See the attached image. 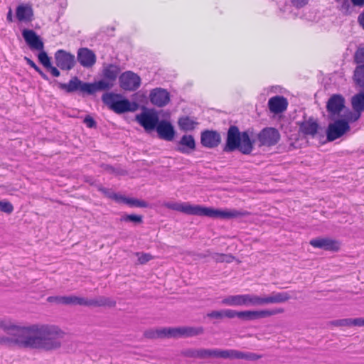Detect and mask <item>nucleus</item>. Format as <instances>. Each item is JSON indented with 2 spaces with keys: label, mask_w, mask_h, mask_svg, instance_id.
<instances>
[{
  "label": "nucleus",
  "mask_w": 364,
  "mask_h": 364,
  "mask_svg": "<svg viewBox=\"0 0 364 364\" xmlns=\"http://www.w3.org/2000/svg\"><path fill=\"white\" fill-rule=\"evenodd\" d=\"M121 68L116 64L104 65L102 70V78L95 82H86L77 76L71 77L68 83L58 82V87L68 93L79 92L82 95H93L98 91L111 90L119 77Z\"/></svg>",
  "instance_id": "obj_1"
},
{
  "label": "nucleus",
  "mask_w": 364,
  "mask_h": 364,
  "mask_svg": "<svg viewBox=\"0 0 364 364\" xmlns=\"http://www.w3.org/2000/svg\"><path fill=\"white\" fill-rule=\"evenodd\" d=\"M164 206L187 215L206 216L211 218L230 219L249 215V213L247 211L237 210L235 209H215L199 205H191L188 203L167 202L164 204Z\"/></svg>",
  "instance_id": "obj_2"
},
{
  "label": "nucleus",
  "mask_w": 364,
  "mask_h": 364,
  "mask_svg": "<svg viewBox=\"0 0 364 364\" xmlns=\"http://www.w3.org/2000/svg\"><path fill=\"white\" fill-rule=\"evenodd\" d=\"M250 133L252 132L249 129L240 132L237 126L231 125L227 132L226 141L223 151L230 153L238 150L243 154H250L255 144V140L250 137Z\"/></svg>",
  "instance_id": "obj_3"
},
{
  "label": "nucleus",
  "mask_w": 364,
  "mask_h": 364,
  "mask_svg": "<svg viewBox=\"0 0 364 364\" xmlns=\"http://www.w3.org/2000/svg\"><path fill=\"white\" fill-rule=\"evenodd\" d=\"M64 333L55 326L36 325L35 348L53 350L61 346Z\"/></svg>",
  "instance_id": "obj_4"
},
{
  "label": "nucleus",
  "mask_w": 364,
  "mask_h": 364,
  "mask_svg": "<svg viewBox=\"0 0 364 364\" xmlns=\"http://www.w3.org/2000/svg\"><path fill=\"white\" fill-rule=\"evenodd\" d=\"M3 330L11 335L13 347L22 348H35L36 325L18 326L6 321Z\"/></svg>",
  "instance_id": "obj_5"
},
{
  "label": "nucleus",
  "mask_w": 364,
  "mask_h": 364,
  "mask_svg": "<svg viewBox=\"0 0 364 364\" xmlns=\"http://www.w3.org/2000/svg\"><path fill=\"white\" fill-rule=\"evenodd\" d=\"M47 301L50 303H55L64 305H79L85 306H105L114 307L116 301L109 297L100 296L95 299H87L74 295L49 296Z\"/></svg>",
  "instance_id": "obj_6"
},
{
  "label": "nucleus",
  "mask_w": 364,
  "mask_h": 364,
  "mask_svg": "<svg viewBox=\"0 0 364 364\" xmlns=\"http://www.w3.org/2000/svg\"><path fill=\"white\" fill-rule=\"evenodd\" d=\"M102 100L109 109L117 114L134 112L138 109L136 102H131L129 100L124 98L121 94L105 92L102 96Z\"/></svg>",
  "instance_id": "obj_7"
},
{
  "label": "nucleus",
  "mask_w": 364,
  "mask_h": 364,
  "mask_svg": "<svg viewBox=\"0 0 364 364\" xmlns=\"http://www.w3.org/2000/svg\"><path fill=\"white\" fill-rule=\"evenodd\" d=\"M284 311V310L283 308H276L274 309H264L259 311H237L232 309V318L237 317L242 321H248L282 314Z\"/></svg>",
  "instance_id": "obj_8"
},
{
  "label": "nucleus",
  "mask_w": 364,
  "mask_h": 364,
  "mask_svg": "<svg viewBox=\"0 0 364 364\" xmlns=\"http://www.w3.org/2000/svg\"><path fill=\"white\" fill-rule=\"evenodd\" d=\"M182 354L188 358L199 359L223 358V350L218 348L188 349L183 351Z\"/></svg>",
  "instance_id": "obj_9"
},
{
  "label": "nucleus",
  "mask_w": 364,
  "mask_h": 364,
  "mask_svg": "<svg viewBox=\"0 0 364 364\" xmlns=\"http://www.w3.org/2000/svg\"><path fill=\"white\" fill-rule=\"evenodd\" d=\"M350 130L348 121L337 119L333 123L329 124L326 130V136L328 141H333L342 136Z\"/></svg>",
  "instance_id": "obj_10"
},
{
  "label": "nucleus",
  "mask_w": 364,
  "mask_h": 364,
  "mask_svg": "<svg viewBox=\"0 0 364 364\" xmlns=\"http://www.w3.org/2000/svg\"><path fill=\"white\" fill-rule=\"evenodd\" d=\"M119 85L126 91H135L141 85V78L132 71H126L119 77Z\"/></svg>",
  "instance_id": "obj_11"
},
{
  "label": "nucleus",
  "mask_w": 364,
  "mask_h": 364,
  "mask_svg": "<svg viewBox=\"0 0 364 364\" xmlns=\"http://www.w3.org/2000/svg\"><path fill=\"white\" fill-rule=\"evenodd\" d=\"M257 139L259 146H272L279 142L280 134L275 128L266 127L259 132Z\"/></svg>",
  "instance_id": "obj_12"
},
{
  "label": "nucleus",
  "mask_w": 364,
  "mask_h": 364,
  "mask_svg": "<svg viewBox=\"0 0 364 364\" xmlns=\"http://www.w3.org/2000/svg\"><path fill=\"white\" fill-rule=\"evenodd\" d=\"M54 58L56 65L63 70H70L76 64L75 55L65 50H57Z\"/></svg>",
  "instance_id": "obj_13"
},
{
  "label": "nucleus",
  "mask_w": 364,
  "mask_h": 364,
  "mask_svg": "<svg viewBox=\"0 0 364 364\" xmlns=\"http://www.w3.org/2000/svg\"><path fill=\"white\" fill-rule=\"evenodd\" d=\"M345 98L341 94H333L326 103V110L329 116L333 119L338 116L345 107Z\"/></svg>",
  "instance_id": "obj_14"
},
{
  "label": "nucleus",
  "mask_w": 364,
  "mask_h": 364,
  "mask_svg": "<svg viewBox=\"0 0 364 364\" xmlns=\"http://www.w3.org/2000/svg\"><path fill=\"white\" fill-rule=\"evenodd\" d=\"M221 142V135L216 130L205 129L200 133V144L203 147L214 149Z\"/></svg>",
  "instance_id": "obj_15"
},
{
  "label": "nucleus",
  "mask_w": 364,
  "mask_h": 364,
  "mask_svg": "<svg viewBox=\"0 0 364 364\" xmlns=\"http://www.w3.org/2000/svg\"><path fill=\"white\" fill-rule=\"evenodd\" d=\"M262 358V355L252 352H243L235 349L223 350V358L224 359H242L255 361Z\"/></svg>",
  "instance_id": "obj_16"
},
{
  "label": "nucleus",
  "mask_w": 364,
  "mask_h": 364,
  "mask_svg": "<svg viewBox=\"0 0 364 364\" xmlns=\"http://www.w3.org/2000/svg\"><path fill=\"white\" fill-rule=\"evenodd\" d=\"M309 244L315 248L322 249L326 251H338L340 249V243L328 237H316L310 240Z\"/></svg>",
  "instance_id": "obj_17"
},
{
  "label": "nucleus",
  "mask_w": 364,
  "mask_h": 364,
  "mask_svg": "<svg viewBox=\"0 0 364 364\" xmlns=\"http://www.w3.org/2000/svg\"><path fill=\"white\" fill-rule=\"evenodd\" d=\"M150 102L155 106L163 107L170 101V95L166 90L157 87L153 89L149 94Z\"/></svg>",
  "instance_id": "obj_18"
},
{
  "label": "nucleus",
  "mask_w": 364,
  "mask_h": 364,
  "mask_svg": "<svg viewBox=\"0 0 364 364\" xmlns=\"http://www.w3.org/2000/svg\"><path fill=\"white\" fill-rule=\"evenodd\" d=\"M22 36L26 44L31 50H43L44 43L41 37L33 30L24 29L22 31Z\"/></svg>",
  "instance_id": "obj_19"
},
{
  "label": "nucleus",
  "mask_w": 364,
  "mask_h": 364,
  "mask_svg": "<svg viewBox=\"0 0 364 364\" xmlns=\"http://www.w3.org/2000/svg\"><path fill=\"white\" fill-rule=\"evenodd\" d=\"M139 123L146 131L156 129L159 122V118L156 112H144L136 117Z\"/></svg>",
  "instance_id": "obj_20"
},
{
  "label": "nucleus",
  "mask_w": 364,
  "mask_h": 364,
  "mask_svg": "<svg viewBox=\"0 0 364 364\" xmlns=\"http://www.w3.org/2000/svg\"><path fill=\"white\" fill-rule=\"evenodd\" d=\"M77 60L84 68H91L96 63V55L92 50L80 48L77 52Z\"/></svg>",
  "instance_id": "obj_21"
},
{
  "label": "nucleus",
  "mask_w": 364,
  "mask_h": 364,
  "mask_svg": "<svg viewBox=\"0 0 364 364\" xmlns=\"http://www.w3.org/2000/svg\"><path fill=\"white\" fill-rule=\"evenodd\" d=\"M156 130L159 138L167 141H171L176 133L173 126L170 122L166 120L159 121Z\"/></svg>",
  "instance_id": "obj_22"
},
{
  "label": "nucleus",
  "mask_w": 364,
  "mask_h": 364,
  "mask_svg": "<svg viewBox=\"0 0 364 364\" xmlns=\"http://www.w3.org/2000/svg\"><path fill=\"white\" fill-rule=\"evenodd\" d=\"M204 329L203 327H180V328H171V337H192L203 333Z\"/></svg>",
  "instance_id": "obj_23"
},
{
  "label": "nucleus",
  "mask_w": 364,
  "mask_h": 364,
  "mask_svg": "<svg viewBox=\"0 0 364 364\" xmlns=\"http://www.w3.org/2000/svg\"><path fill=\"white\" fill-rule=\"evenodd\" d=\"M299 132L305 136L314 137L318 132L319 125L314 117H309L303 122L298 123Z\"/></svg>",
  "instance_id": "obj_24"
},
{
  "label": "nucleus",
  "mask_w": 364,
  "mask_h": 364,
  "mask_svg": "<svg viewBox=\"0 0 364 364\" xmlns=\"http://www.w3.org/2000/svg\"><path fill=\"white\" fill-rule=\"evenodd\" d=\"M176 151L188 154L196 149V141L192 135H183L178 143Z\"/></svg>",
  "instance_id": "obj_25"
},
{
  "label": "nucleus",
  "mask_w": 364,
  "mask_h": 364,
  "mask_svg": "<svg viewBox=\"0 0 364 364\" xmlns=\"http://www.w3.org/2000/svg\"><path fill=\"white\" fill-rule=\"evenodd\" d=\"M16 16L21 22H31L33 18V10L31 4H20L16 7Z\"/></svg>",
  "instance_id": "obj_26"
},
{
  "label": "nucleus",
  "mask_w": 364,
  "mask_h": 364,
  "mask_svg": "<svg viewBox=\"0 0 364 364\" xmlns=\"http://www.w3.org/2000/svg\"><path fill=\"white\" fill-rule=\"evenodd\" d=\"M288 102L286 98L282 96H274L268 101L269 110L274 114L282 113L287 108Z\"/></svg>",
  "instance_id": "obj_27"
},
{
  "label": "nucleus",
  "mask_w": 364,
  "mask_h": 364,
  "mask_svg": "<svg viewBox=\"0 0 364 364\" xmlns=\"http://www.w3.org/2000/svg\"><path fill=\"white\" fill-rule=\"evenodd\" d=\"M290 299L291 296L288 292L273 291L269 295L263 296V305L285 303Z\"/></svg>",
  "instance_id": "obj_28"
},
{
  "label": "nucleus",
  "mask_w": 364,
  "mask_h": 364,
  "mask_svg": "<svg viewBox=\"0 0 364 364\" xmlns=\"http://www.w3.org/2000/svg\"><path fill=\"white\" fill-rule=\"evenodd\" d=\"M232 309H224L220 310H213L208 312L205 315L206 318L213 321L215 324L217 321H222L225 318H232Z\"/></svg>",
  "instance_id": "obj_29"
},
{
  "label": "nucleus",
  "mask_w": 364,
  "mask_h": 364,
  "mask_svg": "<svg viewBox=\"0 0 364 364\" xmlns=\"http://www.w3.org/2000/svg\"><path fill=\"white\" fill-rule=\"evenodd\" d=\"M178 124L181 130L189 132L195 129L198 122L190 117L183 116L178 119Z\"/></svg>",
  "instance_id": "obj_30"
},
{
  "label": "nucleus",
  "mask_w": 364,
  "mask_h": 364,
  "mask_svg": "<svg viewBox=\"0 0 364 364\" xmlns=\"http://www.w3.org/2000/svg\"><path fill=\"white\" fill-rule=\"evenodd\" d=\"M117 203H124L130 207L147 208L149 206V203L144 200L134 198H127L123 195H121L120 197H117Z\"/></svg>",
  "instance_id": "obj_31"
},
{
  "label": "nucleus",
  "mask_w": 364,
  "mask_h": 364,
  "mask_svg": "<svg viewBox=\"0 0 364 364\" xmlns=\"http://www.w3.org/2000/svg\"><path fill=\"white\" fill-rule=\"evenodd\" d=\"M144 336L147 338H171V328H164L161 329H150L146 331Z\"/></svg>",
  "instance_id": "obj_32"
},
{
  "label": "nucleus",
  "mask_w": 364,
  "mask_h": 364,
  "mask_svg": "<svg viewBox=\"0 0 364 364\" xmlns=\"http://www.w3.org/2000/svg\"><path fill=\"white\" fill-rule=\"evenodd\" d=\"M351 105L355 112H364V90L353 95L351 98Z\"/></svg>",
  "instance_id": "obj_33"
},
{
  "label": "nucleus",
  "mask_w": 364,
  "mask_h": 364,
  "mask_svg": "<svg viewBox=\"0 0 364 364\" xmlns=\"http://www.w3.org/2000/svg\"><path fill=\"white\" fill-rule=\"evenodd\" d=\"M222 304L230 306H244V294L230 295L221 301Z\"/></svg>",
  "instance_id": "obj_34"
},
{
  "label": "nucleus",
  "mask_w": 364,
  "mask_h": 364,
  "mask_svg": "<svg viewBox=\"0 0 364 364\" xmlns=\"http://www.w3.org/2000/svg\"><path fill=\"white\" fill-rule=\"evenodd\" d=\"M210 256L216 262H227L230 263L233 261L235 257L230 254H223V253H210L208 251V254L201 255L200 257H205Z\"/></svg>",
  "instance_id": "obj_35"
},
{
  "label": "nucleus",
  "mask_w": 364,
  "mask_h": 364,
  "mask_svg": "<svg viewBox=\"0 0 364 364\" xmlns=\"http://www.w3.org/2000/svg\"><path fill=\"white\" fill-rule=\"evenodd\" d=\"M244 306H263V296L256 294H244Z\"/></svg>",
  "instance_id": "obj_36"
},
{
  "label": "nucleus",
  "mask_w": 364,
  "mask_h": 364,
  "mask_svg": "<svg viewBox=\"0 0 364 364\" xmlns=\"http://www.w3.org/2000/svg\"><path fill=\"white\" fill-rule=\"evenodd\" d=\"M354 71V80L355 83L364 90V63H358Z\"/></svg>",
  "instance_id": "obj_37"
},
{
  "label": "nucleus",
  "mask_w": 364,
  "mask_h": 364,
  "mask_svg": "<svg viewBox=\"0 0 364 364\" xmlns=\"http://www.w3.org/2000/svg\"><path fill=\"white\" fill-rule=\"evenodd\" d=\"M101 168L104 171L116 176H125L127 174V171L120 168L119 166L114 167L109 164H101Z\"/></svg>",
  "instance_id": "obj_38"
},
{
  "label": "nucleus",
  "mask_w": 364,
  "mask_h": 364,
  "mask_svg": "<svg viewBox=\"0 0 364 364\" xmlns=\"http://www.w3.org/2000/svg\"><path fill=\"white\" fill-rule=\"evenodd\" d=\"M121 221L132 222L135 224H140L143 222V218L141 215L134 214H126L121 218Z\"/></svg>",
  "instance_id": "obj_39"
},
{
  "label": "nucleus",
  "mask_w": 364,
  "mask_h": 364,
  "mask_svg": "<svg viewBox=\"0 0 364 364\" xmlns=\"http://www.w3.org/2000/svg\"><path fill=\"white\" fill-rule=\"evenodd\" d=\"M24 60L26 61L27 64L29 65L31 68H34L36 71H37L39 75L41 76L43 79L45 80H48V75L33 61L28 57H25Z\"/></svg>",
  "instance_id": "obj_40"
},
{
  "label": "nucleus",
  "mask_w": 364,
  "mask_h": 364,
  "mask_svg": "<svg viewBox=\"0 0 364 364\" xmlns=\"http://www.w3.org/2000/svg\"><path fill=\"white\" fill-rule=\"evenodd\" d=\"M38 58L39 62L46 68L50 67L51 65L50 63V58L48 57L46 52H45L43 50H40Z\"/></svg>",
  "instance_id": "obj_41"
},
{
  "label": "nucleus",
  "mask_w": 364,
  "mask_h": 364,
  "mask_svg": "<svg viewBox=\"0 0 364 364\" xmlns=\"http://www.w3.org/2000/svg\"><path fill=\"white\" fill-rule=\"evenodd\" d=\"M339 9L345 14H350V4L348 0H336Z\"/></svg>",
  "instance_id": "obj_42"
},
{
  "label": "nucleus",
  "mask_w": 364,
  "mask_h": 364,
  "mask_svg": "<svg viewBox=\"0 0 364 364\" xmlns=\"http://www.w3.org/2000/svg\"><path fill=\"white\" fill-rule=\"evenodd\" d=\"M0 210L7 214L14 211L13 205L9 201L0 200Z\"/></svg>",
  "instance_id": "obj_43"
},
{
  "label": "nucleus",
  "mask_w": 364,
  "mask_h": 364,
  "mask_svg": "<svg viewBox=\"0 0 364 364\" xmlns=\"http://www.w3.org/2000/svg\"><path fill=\"white\" fill-rule=\"evenodd\" d=\"M98 190L102 192L105 196L107 198L113 199L116 202H117V197H120L121 194L112 193L108 188H104L102 186H100Z\"/></svg>",
  "instance_id": "obj_44"
},
{
  "label": "nucleus",
  "mask_w": 364,
  "mask_h": 364,
  "mask_svg": "<svg viewBox=\"0 0 364 364\" xmlns=\"http://www.w3.org/2000/svg\"><path fill=\"white\" fill-rule=\"evenodd\" d=\"M335 326H351V318H342L330 321Z\"/></svg>",
  "instance_id": "obj_45"
},
{
  "label": "nucleus",
  "mask_w": 364,
  "mask_h": 364,
  "mask_svg": "<svg viewBox=\"0 0 364 364\" xmlns=\"http://www.w3.org/2000/svg\"><path fill=\"white\" fill-rule=\"evenodd\" d=\"M6 336H0V345L13 347L11 335L6 332Z\"/></svg>",
  "instance_id": "obj_46"
},
{
  "label": "nucleus",
  "mask_w": 364,
  "mask_h": 364,
  "mask_svg": "<svg viewBox=\"0 0 364 364\" xmlns=\"http://www.w3.org/2000/svg\"><path fill=\"white\" fill-rule=\"evenodd\" d=\"M354 58L356 63H364V48H358Z\"/></svg>",
  "instance_id": "obj_47"
},
{
  "label": "nucleus",
  "mask_w": 364,
  "mask_h": 364,
  "mask_svg": "<svg viewBox=\"0 0 364 364\" xmlns=\"http://www.w3.org/2000/svg\"><path fill=\"white\" fill-rule=\"evenodd\" d=\"M136 255L138 257V261L139 264H145L150 261L152 259V256L150 254L148 253H142L140 254L139 252L136 253Z\"/></svg>",
  "instance_id": "obj_48"
},
{
  "label": "nucleus",
  "mask_w": 364,
  "mask_h": 364,
  "mask_svg": "<svg viewBox=\"0 0 364 364\" xmlns=\"http://www.w3.org/2000/svg\"><path fill=\"white\" fill-rule=\"evenodd\" d=\"M361 112H350L349 114L347 116V119L349 122H354L359 119L360 117Z\"/></svg>",
  "instance_id": "obj_49"
},
{
  "label": "nucleus",
  "mask_w": 364,
  "mask_h": 364,
  "mask_svg": "<svg viewBox=\"0 0 364 364\" xmlns=\"http://www.w3.org/2000/svg\"><path fill=\"white\" fill-rule=\"evenodd\" d=\"M84 122L89 128H93L96 127V122L90 116H86L84 119Z\"/></svg>",
  "instance_id": "obj_50"
},
{
  "label": "nucleus",
  "mask_w": 364,
  "mask_h": 364,
  "mask_svg": "<svg viewBox=\"0 0 364 364\" xmlns=\"http://www.w3.org/2000/svg\"><path fill=\"white\" fill-rule=\"evenodd\" d=\"M364 326V318H351V326Z\"/></svg>",
  "instance_id": "obj_51"
},
{
  "label": "nucleus",
  "mask_w": 364,
  "mask_h": 364,
  "mask_svg": "<svg viewBox=\"0 0 364 364\" xmlns=\"http://www.w3.org/2000/svg\"><path fill=\"white\" fill-rule=\"evenodd\" d=\"M48 71L50 72L51 75L54 77H59L60 75V71L58 70L57 68L53 66L52 65H50V67H48L46 68Z\"/></svg>",
  "instance_id": "obj_52"
},
{
  "label": "nucleus",
  "mask_w": 364,
  "mask_h": 364,
  "mask_svg": "<svg viewBox=\"0 0 364 364\" xmlns=\"http://www.w3.org/2000/svg\"><path fill=\"white\" fill-rule=\"evenodd\" d=\"M307 2L308 0H292L293 4L297 8L303 7Z\"/></svg>",
  "instance_id": "obj_53"
},
{
  "label": "nucleus",
  "mask_w": 364,
  "mask_h": 364,
  "mask_svg": "<svg viewBox=\"0 0 364 364\" xmlns=\"http://www.w3.org/2000/svg\"><path fill=\"white\" fill-rule=\"evenodd\" d=\"M353 6L363 7L364 6V0H350Z\"/></svg>",
  "instance_id": "obj_54"
},
{
  "label": "nucleus",
  "mask_w": 364,
  "mask_h": 364,
  "mask_svg": "<svg viewBox=\"0 0 364 364\" xmlns=\"http://www.w3.org/2000/svg\"><path fill=\"white\" fill-rule=\"evenodd\" d=\"M358 21L360 23V25L362 26V28L364 29V11L362 12L358 18Z\"/></svg>",
  "instance_id": "obj_55"
},
{
  "label": "nucleus",
  "mask_w": 364,
  "mask_h": 364,
  "mask_svg": "<svg viewBox=\"0 0 364 364\" xmlns=\"http://www.w3.org/2000/svg\"><path fill=\"white\" fill-rule=\"evenodd\" d=\"M6 20L8 22H10V23L14 21L13 14H12V11L11 9H9V12L7 13Z\"/></svg>",
  "instance_id": "obj_56"
},
{
  "label": "nucleus",
  "mask_w": 364,
  "mask_h": 364,
  "mask_svg": "<svg viewBox=\"0 0 364 364\" xmlns=\"http://www.w3.org/2000/svg\"><path fill=\"white\" fill-rule=\"evenodd\" d=\"M7 328L6 326V321L0 318V328Z\"/></svg>",
  "instance_id": "obj_57"
}]
</instances>
